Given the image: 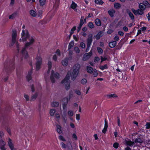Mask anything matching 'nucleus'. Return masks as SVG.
I'll return each instance as SVG.
<instances>
[{
	"label": "nucleus",
	"instance_id": "f257e3e1",
	"mask_svg": "<svg viewBox=\"0 0 150 150\" xmlns=\"http://www.w3.org/2000/svg\"><path fill=\"white\" fill-rule=\"evenodd\" d=\"M80 67V65L79 64H76L73 67V70L71 75V79L72 80L74 81L75 80L79 74Z\"/></svg>",
	"mask_w": 150,
	"mask_h": 150
},
{
	"label": "nucleus",
	"instance_id": "f03ea898",
	"mask_svg": "<svg viewBox=\"0 0 150 150\" xmlns=\"http://www.w3.org/2000/svg\"><path fill=\"white\" fill-rule=\"evenodd\" d=\"M71 75V72L68 71L65 78L61 82L62 84H64L65 88L67 91L68 90L70 87V82L69 79Z\"/></svg>",
	"mask_w": 150,
	"mask_h": 150
},
{
	"label": "nucleus",
	"instance_id": "7ed1b4c3",
	"mask_svg": "<svg viewBox=\"0 0 150 150\" xmlns=\"http://www.w3.org/2000/svg\"><path fill=\"white\" fill-rule=\"evenodd\" d=\"M29 40L30 42H27L26 43L25 45V47L23 48L21 51V52L23 55L24 56L25 58H27L28 57V54L25 50V47H28L31 45L33 44L34 41V39L32 37H29Z\"/></svg>",
	"mask_w": 150,
	"mask_h": 150
},
{
	"label": "nucleus",
	"instance_id": "20e7f679",
	"mask_svg": "<svg viewBox=\"0 0 150 150\" xmlns=\"http://www.w3.org/2000/svg\"><path fill=\"white\" fill-rule=\"evenodd\" d=\"M17 35V33L16 30H13L12 31V42L11 43V45L13 46L14 45L15 43L16 44L17 48V50L19 51V44L18 42L16 41V38Z\"/></svg>",
	"mask_w": 150,
	"mask_h": 150
},
{
	"label": "nucleus",
	"instance_id": "39448f33",
	"mask_svg": "<svg viewBox=\"0 0 150 150\" xmlns=\"http://www.w3.org/2000/svg\"><path fill=\"white\" fill-rule=\"evenodd\" d=\"M36 66L37 70H39L40 68V66L42 63V58L40 55H37L35 58Z\"/></svg>",
	"mask_w": 150,
	"mask_h": 150
},
{
	"label": "nucleus",
	"instance_id": "423d86ee",
	"mask_svg": "<svg viewBox=\"0 0 150 150\" xmlns=\"http://www.w3.org/2000/svg\"><path fill=\"white\" fill-rule=\"evenodd\" d=\"M30 37V35L27 30H23L21 33V38L23 41H25Z\"/></svg>",
	"mask_w": 150,
	"mask_h": 150
},
{
	"label": "nucleus",
	"instance_id": "0eeeda50",
	"mask_svg": "<svg viewBox=\"0 0 150 150\" xmlns=\"http://www.w3.org/2000/svg\"><path fill=\"white\" fill-rule=\"evenodd\" d=\"M54 71H52L50 76V79L52 82V83H54L55 82V80L54 78V76L56 79H58L59 77V75L58 73H55L54 74Z\"/></svg>",
	"mask_w": 150,
	"mask_h": 150
},
{
	"label": "nucleus",
	"instance_id": "6e6552de",
	"mask_svg": "<svg viewBox=\"0 0 150 150\" xmlns=\"http://www.w3.org/2000/svg\"><path fill=\"white\" fill-rule=\"evenodd\" d=\"M62 107L63 110L66 109V106L68 104L69 101L68 98L67 97H65L62 99Z\"/></svg>",
	"mask_w": 150,
	"mask_h": 150
},
{
	"label": "nucleus",
	"instance_id": "1a4fd4ad",
	"mask_svg": "<svg viewBox=\"0 0 150 150\" xmlns=\"http://www.w3.org/2000/svg\"><path fill=\"white\" fill-rule=\"evenodd\" d=\"M92 55V52L91 50L88 53H86L83 57L82 59L83 61H85L88 60Z\"/></svg>",
	"mask_w": 150,
	"mask_h": 150
},
{
	"label": "nucleus",
	"instance_id": "9d476101",
	"mask_svg": "<svg viewBox=\"0 0 150 150\" xmlns=\"http://www.w3.org/2000/svg\"><path fill=\"white\" fill-rule=\"evenodd\" d=\"M7 142L8 146L11 150H16V149L14 147V144L12 143V140L10 138H9L8 139Z\"/></svg>",
	"mask_w": 150,
	"mask_h": 150
},
{
	"label": "nucleus",
	"instance_id": "9b49d317",
	"mask_svg": "<svg viewBox=\"0 0 150 150\" xmlns=\"http://www.w3.org/2000/svg\"><path fill=\"white\" fill-rule=\"evenodd\" d=\"M92 42V35L90 34L87 40V45L90 46Z\"/></svg>",
	"mask_w": 150,
	"mask_h": 150
},
{
	"label": "nucleus",
	"instance_id": "f8f14e48",
	"mask_svg": "<svg viewBox=\"0 0 150 150\" xmlns=\"http://www.w3.org/2000/svg\"><path fill=\"white\" fill-rule=\"evenodd\" d=\"M108 127V123L106 119L105 120V125L103 129L102 130V132L103 133L105 134L106 132L107 129Z\"/></svg>",
	"mask_w": 150,
	"mask_h": 150
},
{
	"label": "nucleus",
	"instance_id": "ddd939ff",
	"mask_svg": "<svg viewBox=\"0 0 150 150\" xmlns=\"http://www.w3.org/2000/svg\"><path fill=\"white\" fill-rule=\"evenodd\" d=\"M69 59L67 57H66L62 61V64L64 66H66L68 64Z\"/></svg>",
	"mask_w": 150,
	"mask_h": 150
},
{
	"label": "nucleus",
	"instance_id": "4468645a",
	"mask_svg": "<svg viewBox=\"0 0 150 150\" xmlns=\"http://www.w3.org/2000/svg\"><path fill=\"white\" fill-rule=\"evenodd\" d=\"M126 144L130 147L134 146L135 144L134 142H132L131 140H127L125 141Z\"/></svg>",
	"mask_w": 150,
	"mask_h": 150
},
{
	"label": "nucleus",
	"instance_id": "2eb2a0df",
	"mask_svg": "<svg viewBox=\"0 0 150 150\" xmlns=\"http://www.w3.org/2000/svg\"><path fill=\"white\" fill-rule=\"evenodd\" d=\"M64 110L65 111L63 112V114L62 115V117L64 121V122H66L67 121L66 111V109H64Z\"/></svg>",
	"mask_w": 150,
	"mask_h": 150
},
{
	"label": "nucleus",
	"instance_id": "dca6fc26",
	"mask_svg": "<svg viewBox=\"0 0 150 150\" xmlns=\"http://www.w3.org/2000/svg\"><path fill=\"white\" fill-rule=\"evenodd\" d=\"M38 95V93H35L34 94L31 96L30 100L31 101H33L35 100Z\"/></svg>",
	"mask_w": 150,
	"mask_h": 150
},
{
	"label": "nucleus",
	"instance_id": "f3484780",
	"mask_svg": "<svg viewBox=\"0 0 150 150\" xmlns=\"http://www.w3.org/2000/svg\"><path fill=\"white\" fill-rule=\"evenodd\" d=\"M86 70L87 72L90 74L92 73L94 71V70L93 68L89 66L87 67Z\"/></svg>",
	"mask_w": 150,
	"mask_h": 150
},
{
	"label": "nucleus",
	"instance_id": "a211bd4d",
	"mask_svg": "<svg viewBox=\"0 0 150 150\" xmlns=\"http://www.w3.org/2000/svg\"><path fill=\"white\" fill-rule=\"evenodd\" d=\"M116 42L115 41L110 42L109 43V46L110 47L113 48L116 45Z\"/></svg>",
	"mask_w": 150,
	"mask_h": 150
},
{
	"label": "nucleus",
	"instance_id": "6ab92c4d",
	"mask_svg": "<svg viewBox=\"0 0 150 150\" xmlns=\"http://www.w3.org/2000/svg\"><path fill=\"white\" fill-rule=\"evenodd\" d=\"M30 15L33 17H36L37 16V13L33 10H31L30 11Z\"/></svg>",
	"mask_w": 150,
	"mask_h": 150
},
{
	"label": "nucleus",
	"instance_id": "aec40b11",
	"mask_svg": "<svg viewBox=\"0 0 150 150\" xmlns=\"http://www.w3.org/2000/svg\"><path fill=\"white\" fill-rule=\"evenodd\" d=\"M102 36V32L101 31L99 32L96 36H94V38H96L98 40Z\"/></svg>",
	"mask_w": 150,
	"mask_h": 150
},
{
	"label": "nucleus",
	"instance_id": "412c9836",
	"mask_svg": "<svg viewBox=\"0 0 150 150\" xmlns=\"http://www.w3.org/2000/svg\"><path fill=\"white\" fill-rule=\"evenodd\" d=\"M57 131L58 133L59 134L62 133V130L61 129V127L59 125H57Z\"/></svg>",
	"mask_w": 150,
	"mask_h": 150
},
{
	"label": "nucleus",
	"instance_id": "4be33fe9",
	"mask_svg": "<svg viewBox=\"0 0 150 150\" xmlns=\"http://www.w3.org/2000/svg\"><path fill=\"white\" fill-rule=\"evenodd\" d=\"M95 22L96 24L98 26H100L101 25L100 21L99 19H96L95 20Z\"/></svg>",
	"mask_w": 150,
	"mask_h": 150
},
{
	"label": "nucleus",
	"instance_id": "5701e85b",
	"mask_svg": "<svg viewBox=\"0 0 150 150\" xmlns=\"http://www.w3.org/2000/svg\"><path fill=\"white\" fill-rule=\"evenodd\" d=\"M108 12L111 16L112 17L114 16V14L115 13V11L113 9H111L108 11Z\"/></svg>",
	"mask_w": 150,
	"mask_h": 150
},
{
	"label": "nucleus",
	"instance_id": "b1692460",
	"mask_svg": "<svg viewBox=\"0 0 150 150\" xmlns=\"http://www.w3.org/2000/svg\"><path fill=\"white\" fill-rule=\"evenodd\" d=\"M51 105L52 107H57L59 105V103L58 102H53L51 103Z\"/></svg>",
	"mask_w": 150,
	"mask_h": 150
},
{
	"label": "nucleus",
	"instance_id": "393cba45",
	"mask_svg": "<svg viewBox=\"0 0 150 150\" xmlns=\"http://www.w3.org/2000/svg\"><path fill=\"white\" fill-rule=\"evenodd\" d=\"M144 13V12L142 10L140 9H138L136 11V13L135 15H137V14L142 15Z\"/></svg>",
	"mask_w": 150,
	"mask_h": 150
},
{
	"label": "nucleus",
	"instance_id": "a878e982",
	"mask_svg": "<svg viewBox=\"0 0 150 150\" xmlns=\"http://www.w3.org/2000/svg\"><path fill=\"white\" fill-rule=\"evenodd\" d=\"M143 142V140L140 138H138L134 140V143H142Z\"/></svg>",
	"mask_w": 150,
	"mask_h": 150
},
{
	"label": "nucleus",
	"instance_id": "bb28decb",
	"mask_svg": "<svg viewBox=\"0 0 150 150\" xmlns=\"http://www.w3.org/2000/svg\"><path fill=\"white\" fill-rule=\"evenodd\" d=\"M39 2L40 6H42L45 4L46 0H39Z\"/></svg>",
	"mask_w": 150,
	"mask_h": 150
},
{
	"label": "nucleus",
	"instance_id": "cd10ccee",
	"mask_svg": "<svg viewBox=\"0 0 150 150\" xmlns=\"http://www.w3.org/2000/svg\"><path fill=\"white\" fill-rule=\"evenodd\" d=\"M114 6L115 8L116 9H119L121 8V5L119 3H116L114 4Z\"/></svg>",
	"mask_w": 150,
	"mask_h": 150
},
{
	"label": "nucleus",
	"instance_id": "c85d7f7f",
	"mask_svg": "<svg viewBox=\"0 0 150 150\" xmlns=\"http://www.w3.org/2000/svg\"><path fill=\"white\" fill-rule=\"evenodd\" d=\"M77 7V4H76L74 1H72V4L71 5V8L73 9H74Z\"/></svg>",
	"mask_w": 150,
	"mask_h": 150
},
{
	"label": "nucleus",
	"instance_id": "c756f323",
	"mask_svg": "<svg viewBox=\"0 0 150 150\" xmlns=\"http://www.w3.org/2000/svg\"><path fill=\"white\" fill-rule=\"evenodd\" d=\"M139 7L140 10H142L144 11L145 9V7H144L143 4H140L139 5Z\"/></svg>",
	"mask_w": 150,
	"mask_h": 150
},
{
	"label": "nucleus",
	"instance_id": "7c9ffc66",
	"mask_svg": "<svg viewBox=\"0 0 150 150\" xmlns=\"http://www.w3.org/2000/svg\"><path fill=\"white\" fill-rule=\"evenodd\" d=\"M95 3L97 4L102 5L103 3V2L102 0H95Z\"/></svg>",
	"mask_w": 150,
	"mask_h": 150
},
{
	"label": "nucleus",
	"instance_id": "2f4dec72",
	"mask_svg": "<svg viewBox=\"0 0 150 150\" xmlns=\"http://www.w3.org/2000/svg\"><path fill=\"white\" fill-rule=\"evenodd\" d=\"M74 45V42L71 41L70 42L68 46V49L70 50L72 47Z\"/></svg>",
	"mask_w": 150,
	"mask_h": 150
},
{
	"label": "nucleus",
	"instance_id": "473e14b6",
	"mask_svg": "<svg viewBox=\"0 0 150 150\" xmlns=\"http://www.w3.org/2000/svg\"><path fill=\"white\" fill-rule=\"evenodd\" d=\"M108 97L109 98H117V96L115 94H109L107 95Z\"/></svg>",
	"mask_w": 150,
	"mask_h": 150
},
{
	"label": "nucleus",
	"instance_id": "72a5a7b5",
	"mask_svg": "<svg viewBox=\"0 0 150 150\" xmlns=\"http://www.w3.org/2000/svg\"><path fill=\"white\" fill-rule=\"evenodd\" d=\"M55 112V110L54 109H52L50 110V114L52 116H53Z\"/></svg>",
	"mask_w": 150,
	"mask_h": 150
},
{
	"label": "nucleus",
	"instance_id": "f704fd0d",
	"mask_svg": "<svg viewBox=\"0 0 150 150\" xmlns=\"http://www.w3.org/2000/svg\"><path fill=\"white\" fill-rule=\"evenodd\" d=\"M42 14V12L41 11H39L37 13V17L41 18Z\"/></svg>",
	"mask_w": 150,
	"mask_h": 150
},
{
	"label": "nucleus",
	"instance_id": "c9c22d12",
	"mask_svg": "<svg viewBox=\"0 0 150 150\" xmlns=\"http://www.w3.org/2000/svg\"><path fill=\"white\" fill-rule=\"evenodd\" d=\"M88 25L89 27L91 28H93L94 27V25L93 23L91 22H90L88 23Z\"/></svg>",
	"mask_w": 150,
	"mask_h": 150
},
{
	"label": "nucleus",
	"instance_id": "e433bc0d",
	"mask_svg": "<svg viewBox=\"0 0 150 150\" xmlns=\"http://www.w3.org/2000/svg\"><path fill=\"white\" fill-rule=\"evenodd\" d=\"M99 68L102 70H103L104 69H107L108 67L107 64H105L104 66H100L99 67Z\"/></svg>",
	"mask_w": 150,
	"mask_h": 150
},
{
	"label": "nucleus",
	"instance_id": "4c0bfd02",
	"mask_svg": "<svg viewBox=\"0 0 150 150\" xmlns=\"http://www.w3.org/2000/svg\"><path fill=\"white\" fill-rule=\"evenodd\" d=\"M16 15V13H13L9 16V18L11 19H13L15 18Z\"/></svg>",
	"mask_w": 150,
	"mask_h": 150
},
{
	"label": "nucleus",
	"instance_id": "58836bf2",
	"mask_svg": "<svg viewBox=\"0 0 150 150\" xmlns=\"http://www.w3.org/2000/svg\"><path fill=\"white\" fill-rule=\"evenodd\" d=\"M48 72H49L52 67V62H48Z\"/></svg>",
	"mask_w": 150,
	"mask_h": 150
},
{
	"label": "nucleus",
	"instance_id": "ea45409f",
	"mask_svg": "<svg viewBox=\"0 0 150 150\" xmlns=\"http://www.w3.org/2000/svg\"><path fill=\"white\" fill-rule=\"evenodd\" d=\"M74 50L76 54H78L80 52V50L79 47H74Z\"/></svg>",
	"mask_w": 150,
	"mask_h": 150
},
{
	"label": "nucleus",
	"instance_id": "a19ab883",
	"mask_svg": "<svg viewBox=\"0 0 150 150\" xmlns=\"http://www.w3.org/2000/svg\"><path fill=\"white\" fill-rule=\"evenodd\" d=\"M97 49L98 53L99 54L103 53V51L102 49L100 47H97Z\"/></svg>",
	"mask_w": 150,
	"mask_h": 150
},
{
	"label": "nucleus",
	"instance_id": "79ce46f5",
	"mask_svg": "<svg viewBox=\"0 0 150 150\" xmlns=\"http://www.w3.org/2000/svg\"><path fill=\"white\" fill-rule=\"evenodd\" d=\"M84 19V16H82L81 17L80 21V24L83 25L84 23L83 22V20Z\"/></svg>",
	"mask_w": 150,
	"mask_h": 150
},
{
	"label": "nucleus",
	"instance_id": "37998d69",
	"mask_svg": "<svg viewBox=\"0 0 150 150\" xmlns=\"http://www.w3.org/2000/svg\"><path fill=\"white\" fill-rule=\"evenodd\" d=\"M93 75L94 77H96L98 76V73L97 70L96 69L94 70Z\"/></svg>",
	"mask_w": 150,
	"mask_h": 150
},
{
	"label": "nucleus",
	"instance_id": "c03bdc74",
	"mask_svg": "<svg viewBox=\"0 0 150 150\" xmlns=\"http://www.w3.org/2000/svg\"><path fill=\"white\" fill-rule=\"evenodd\" d=\"M68 115L70 116H72L74 114L73 112L71 110H69L68 112Z\"/></svg>",
	"mask_w": 150,
	"mask_h": 150
},
{
	"label": "nucleus",
	"instance_id": "a18cd8bd",
	"mask_svg": "<svg viewBox=\"0 0 150 150\" xmlns=\"http://www.w3.org/2000/svg\"><path fill=\"white\" fill-rule=\"evenodd\" d=\"M80 47L82 48H84L85 47V45L84 43L81 42L80 43Z\"/></svg>",
	"mask_w": 150,
	"mask_h": 150
},
{
	"label": "nucleus",
	"instance_id": "49530a36",
	"mask_svg": "<svg viewBox=\"0 0 150 150\" xmlns=\"http://www.w3.org/2000/svg\"><path fill=\"white\" fill-rule=\"evenodd\" d=\"M24 97L26 99L27 101H28L29 100V97L28 95L25 94H24Z\"/></svg>",
	"mask_w": 150,
	"mask_h": 150
},
{
	"label": "nucleus",
	"instance_id": "de8ad7c7",
	"mask_svg": "<svg viewBox=\"0 0 150 150\" xmlns=\"http://www.w3.org/2000/svg\"><path fill=\"white\" fill-rule=\"evenodd\" d=\"M59 139L60 140H61L64 141H66L65 139L62 136H61V135L59 136Z\"/></svg>",
	"mask_w": 150,
	"mask_h": 150
},
{
	"label": "nucleus",
	"instance_id": "09e8293b",
	"mask_svg": "<svg viewBox=\"0 0 150 150\" xmlns=\"http://www.w3.org/2000/svg\"><path fill=\"white\" fill-rule=\"evenodd\" d=\"M87 82V80L85 79H83L81 81V83L83 84H85Z\"/></svg>",
	"mask_w": 150,
	"mask_h": 150
},
{
	"label": "nucleus",
	"instance_id": "8fccbe9b",
	"mask_svg": "<svg viewBox=\"0 0 150 150\" xmlns=\"http://www.w3.org/2000/svg\"><path fill=\"white\" fill-rule=\"evenodd\" d=\"M75 93L78 95H81V91L78 90H76L75 91Z\"/></svg>",
	"mask_w": 150,
	"mask_h": 150
},
{
	"label": "nucleus",
	"instance_id": "3c124183",
	"mask_svg": "<svg viewBox=\"0 0 150 150\" xmlns=\"http://www.w3.org/2000/svg\"><path fill=\"white\" fill-rule=\"evenodd\" d=\"M118 145H119V144L118 143H115L113 144V147L115 148L116 149H117L118 148Z\"/></svg>",
	"mask_w": 150,
	"mask_h": 150
},
{
	"label": "nucleus",
	"instance_id": "603ef678",
	"mask_svg": "<svg viewBox=\"0 0 150 150\" xmlns=\"http://www.w3.org/2000/svg\"><path fill=\"white\" fill-rule=\"evenodd\" d=\"M146 129H149L150 128V122H147L146 123Z\"/></svg>",
	"mask_w": 150,
	"mask_h": 150
},
{
	"label": "nucleus",
	"instance_id": "864d4df0",
	"mask_svg": "<svg viewBox=\"0 0 150 150\" xmlns=\"http://www.w3.org/2000/svg\"><path fill=\"white\" fill-rule=\"evenodd\" d=\"M62 146V148L66 149L67 147V145H66L63 142L61 143Z\"/></svg>",
	"mask_w": 150,
	"mask_h": 150
},
{
	"label": "nucleus",
	"instance_id": "5fc2aeb1",
	"mask_svg": "<svg viewBox=\"0 0 150 150\" xmlns=\"http://www.w3.org/2000/svg\"><path fill=\"white\" fill-rule=\"evenodd\" d=\"M129 15L132 19H134V17L133 13L132 12L131 13L129 14Z\"/></svg>",
	"mask_w": 150,
	"mask_h": 150
},
{
	"label": "nucleus",
	"instance_id": "6e6d98bb",
	"mask_svg": "<svg viewBox=\"0 0 150 150\" xmlns=\"http://www.w3.org/2000/svg\"><path fill=\"white\" fill-rule=\"evenodd\" d=\"M56 53L59 56H60L61 55L59 49H57V50L56 52Z\"/></svg>",
	"mask_w": 150,
	"mask_h": 150
},
{
	"label": "nucleus",
	"instance_id": "4d7b16f0",
	"mask_svg": "<svg viewBox=\"0 0 150 150\" xmlns=\"http://www.w3.org/2000/svg\"><path fill=\"white\" fill-rule=\"evenodd\" d=\"M73 95L72 93H70L69 96V101L71 98L73 96Z\"/></svg>",
	"mask_w": 150,
	"mask_h": 150
},
{
	"label": "nucleus",
	"instance_id": "13d9d810",
	"mask_svg": "<svg viewBox=\"0 0 150 150\" xmlns=\"http://www.w3.org/2000/svg\"><path fill=\"white\" fill-rule=\"evenodd\" d=\"M72 137L75 140H76L77 139V137L75 133H74L72 134Z\"/></svg>",
	"mask_w": 150,
	"mask_h": 150
},
{
	"label": "nucleus",
	"instance_id": "bf43d9fd",
	"mask_svg": "<svg viewBox=\"0 0 150 150\" xmlns=\"http://www.w3.org/2000/svg\"><path fill=\"white\" fill-rule=\"evenodd\" d=\"M114 40L116 42V41H118L119 40V38L118 35H116L115 37H114Z\"/></svg>",
	"mask_w": 150,
	"mask_h": 150
},
{
	"label": "nucleus",
	"instance_id": "052dcab7",
	"mask_svg": "<svg viewBox=\"0 0 150 150\" xmlns=\"http://www.w3.org/2000/svg\"><path fill=\"white\" fill-rule=\"evenodd\" d=\"M107 59V57H101V62H102L103 61L106 60Z\"/></svg>",
	"mask_w": 150,
	"mask_h": 150
},
{
	"label": "nucleus",
	"instance_id": "680f3d73",
	"mask_svg": "<svg viewBox=\"0 0 150 150\" xmlns=\"http://www.w3.org/2000/svg\"><path fill=\"white\" fill-rule=\"evenodd\" d=\"M117 123L118 124V125L119 126H120V118L118 117L117 118Z\"/></svg>",
	"mask_w": 150,
	"mask_h": 150
},
{
	"label": "nucleus",
	"instance_id": "e2e57ef3",
	"mask_svg": "<svg viewBox=\"0 0 150 150\" xmlns=\"http://www.w3.org/2000/svg\"><path fill=\"white\" fill-rule=\"evenodd\" d=\"M118 33L121 36H122L124 35V33L122 31H120L118 32Z\"/></svg>",
	"mask_w": 150,
	"mask_h": 150
},
{
	"label": "nucleus",
	"instance_id": "0e129e2a",
	"mask_svg": "<svg viewBox=\"0 0 150 150\" xmlns=\"http://www.w3.org/2000/svg\"><path fill=\"white\" fill-rule=\"evenodd\" d=\"M27 78L28 80L29 81L31 79V75H30L29 74H28L27 76Z\"/></svg>",
	"mask_w": 150,
	"mask_h": 150
},
{
	"label": "nucleus",
	"instance_id": "69168bd1",
	"mask_svg": "<svg viewBox=\"0 0 150 150\" xmlns=\"http://www.w3.org/2000/svg\"><path fill=\"white\" fill-rule=\"evenodd\" d=\"M53 59L55 61H56L57 59V57L56 54L54 55L53 57Z\"/></svg>",
	"mask_w": 150,
	"mask_h": 150
},
{
	"label": "nucleus",
	"instance_id": "338daca9",
	"mask_svg": "<svg viewBox=\"0 0 150 150\" xmlns=\"http://www.w3.org/2000/svg\"><path fill=\"white\" fill-rule=\"evenodd\" d=\"M80 115L79 114H76V120H79L80 119Z\"/></svg>",
	"mask_w": 150,
	"mask_h": 150
},
{
	"label": "nucleus",
	"instance_id": "774afa93",
	"mask_svg": "<svg viewBox=\"0 0 150 150\" xmlns=\"http://www.w3.org/2000/svg\"><path fill=\"white\" fill-rule=\"evenodd\" d=\"M146 16L147 17L148 20H150V13H149Z\"/></svg>",
	"mask_w": 150,
	"mask_h": 150
}]
</instances>
